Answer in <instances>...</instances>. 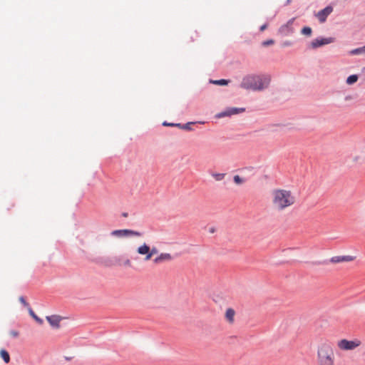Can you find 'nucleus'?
Wrapping results in <instances>:
<instances>
[{
	"mask_svg": "<svg viewBox=\"0 0 365 365\" xmlns=\"http://www.w3.org/2000/svg\"><path fill=\"white\" fill-rule=\"evenodd\" d=\"M297 202L295 194L290 190L277 188L271 192V202L274 210L282 212L293 206Z\"/></svg>",
	"mask_w": 365,
	"mask_h": 365,
	"instance_id": "f257e3e1",
	"label": "nucleus"
},
{
	"mask_svg": "<svg viewBox=\"0 0 365 365\" xmlns=\"http://www.w3.org/2000/svg\"><path fill=\"white\" fill-rule=\"evenodd\" d=\"M317 365H335L334 344L327 339H322L317 346Z\"/></svg>",
	"mask_w": 365,
	"mask_h": 365,
	"instance_id": "f03ea898",
	"label": "nucleus"
},
{
	"mask_svg": "<svg viewBox=\"0 0 365 365\" xmlns=\"http://www.w3.org/2000/svg\"><path fill=\"white\" fill-rule=\"evenodd\" d=\"M270 78L267 76L247 75L240 83V87L246 90L262 91L268 87Z\"/></svg>",
	"mask_w": 365,
	"mask_h": 365,
	"instance_id": "7ed1b4c3",
	"label": "nucleus"
},
{
	"mask_svg": "<svg viewBox=\"0 0 365 365\" xmlns=\"http://www.w3.org/2000/svg\"><path fill=\"white\" fill-rule=\"evenodd\" d=\"M361 344V341L359 339H354L353 340L341 339L336 341V346L341 351H353L360 346Z\"/></svg>",
	"mask_w": 365,
	"mask_h": 365,
	"instance_id": "20e7f679",
	"label": "nucleus"
},
{
	"mask_svg": "<svg viewBox=\"0 0 365 365\" xmlns=\"http://www.w3.org/2000/svg\"><path fill=\"white\" fill-rule=\"evenodd\" d=\"M111 235L118 237H141L142 233L138 231L132 230H115L111 232Z\"/></svg>",
	"mask_w": 365,
	"mask_h": 365,
	"instance_id": "39448f33",
	"label": "nucleus"
},
{
	"mask_svg": "<svg viewBox=\"0 0 365 365\" xmlns=\"http://www.w3.org/2000/svg\"><path fill=\"white\" fill-rule=\"evenodd\" d=\"M245 110L244 108H228L225 110L220 112L216 115V117L218 118L230 116L232 115L238 114Z\"/></svg>",
	"mask_w": 365,
	"mask_h": 365,
	"instance_id": "423d86ee",
	"label": "nucleus"
},
{
	"mask_svg": "<svg viewBox=\"0 0 365 365\" xmlns=\"http://www.w3.org/2000/svg\"><path fill=\"white\" fill-rule=\"evenodd\" d=\"M334 41V38L329 37V38H316L313 40L311 43V46L313 48H316L320 46H322L326 44L331 43Z\"/></svg>",
	"mask_w": 365,
	"mask_h": 365,
	"instance_id": "0eeeda50",
	"label": "nucleus"
},
{
	"mask_svg": "<svg viewBox=\"0 0 365 365\" xmlns=\"http://www.w3.org/2000/svg\"><path fill=\"white\" fill-rule=\"evenodd\" d=\"M137 253L140 255L145 256V261L150 260V246L147 245L145 242L141 244L140 246L138 247Z\"/></svg>",
	"mask_w": 365,
	"mask_h": 365,
	"instance_id": "6e6552de",
	"label": "nucleus"
},
{
	"mask_svg": "<svg viewBox=\"0 0 365 365\" xmlns=\"http://www.w3.org/2000/svg\"><path fill=\"white\" fill-rule=\"evenodd\" d=\"M333 11V8L331 6H328L324 9L319 11L316 16L318 18L319 21L321 23H323L326 21L327 16Z\"/></svg>",
	"mask_w": 365,
	"mask_h": 365,
	"instance_id": "1a4fd4ad",
	"label": "nucleus"
},
{
	"mask_svg": "<svg viewBox=\"0 0 365 365\" xmlns=\"http://www.w3.org/2000/svg\"><path fill=\"white\" fill-rule=\"evenodd\" d=\"M173 259V256L170 253L163 252L160 253L158 256H157L154 259L153 262L155 264H161L165 262L171 261Z\"/></svg>",
	"mask_w": 365,
	"mask_h": 365,
	"instance_id": "9d476101",
	"label": "nucleus"
},
{
	"mask_svg": "<svg viewBox=\"0 0 365 365\" xmlns=\"http://www.w3.org/2000/svg\"><path fill=\"white\" fill-rule=\"evenodd\" d=\"M48 322L54 328H59L60 327V322L62 319V317L58 315H51V316H47L46 317Z\"/></svg>",
	"mask_w": 365,
	"mask_h": 365,
	"instance_id": "9b49d317",
	"label": "nucleus"
},
{
	"mask_svg": "<svg viewBox=\"0 0 365 365\" xmlns=\"http://www.w3.org/2000/svg\"><path fill=\"white\" fill-rule=\"evenodd\" d=\"M354 259V257L352 256L346 255V256H334L330 259V262L331 263H340L344 262H351Z\"/></svg>",
	"mask_w": 365,
	"mask_h": 365,
	"instance_id": "f8f14e48",
	"label": "nucleus"
},
{
	"mask_svg": "<svg viewBox=\"0 0 365 365\" xmlns=\"http://www.w3.org/2000/svg\"><path fill=\"white\" fill-rule=\"evenodd\" d=\"M235 311L232 308H228L225 312V319L230 324L235 322Z\"/></svg>",
	"mask_w": 365,
	"mask_h": 365,
	"instance_id": "ddd939ff",
	"label": "nucleus"
},
{
	"mask_svg": "<svg viewBox=\"0 0 365 365\" xmlns=\"http://www.w3.org/2000/svg\"><path fill=\"white\" fill-rule=\"evenodd\" d=\"M0 356L5 363L8 364L10 361L9 354L5 349H1L0 351Z\"/></svg>",
	"mask_w": 365,
	"mask_h": 365,
	"instance_id": "4468645a",
	"label": "nucleus"
},
{
	"mask_svg": "<svg viewBox=\"0 0 365 365\" xmlns=\"http://www.w3.org/2000/svg\"><path fill=\"white\" fill-rule=\"evenodd\" d=\"M358 78L359 77L357 75H351L346 78V83L349 85H352L357 81Z\"/></svg>",
	"mask_w": 365,
	"mask_h": 365,
	"instance_id": "2eb2a0df",
	"label": "nucleus"
},
{
	"mask_svg": "<svg viewBox=\"0 0 365 365\" xmlns=\"http://www.w3.org/2000/svg\"><path fill=\"white\" fill-rule=\"evenodd\" d=\"M29 312L30 315L35 319L36 322H38L39 324H42L43 321L41 318H39L32 310L31 307L29 309Z\"/></svg>",
	"mask_w": 365,
	"mask_h": 365,
	"instance_id": "dca6fc26",
	"label": "nucleus"
},
{
	"mask_svg": "<svg viewBox=\"0 0 365 365\" xmlns=\"http://www.w3.org/2000/svg\"><path fill=\"white\" fill-rule=\"evenodd\" d=\"M212 176L215 178V180L220 181L224 179L225 174V173H212Z\"/></svg>",
	"mask_w": 365,
	"mask_h": 365,
	"instance_id": "f3484780",
	"label": "nucleus"
},
{
	"mask_svg": "<svg viewBox=\"0 0 365 365\" xmlns=\"http://www.w3.org/2000/svg\"><path fill=\"white\" fill-rule=\"evenodd\" d=\"M233 180L234 182L237 185H242V183L245 182V180L237 175L233 177Z\"/></svg>",
	"mask_w": 365,
	"mask_h": 365,
	"instance_id": "a211bd4d",
	"label": "nucleus"
},
{
	"mask_svg": "<svg viewBox=\"0 0 365 365\" xmlns=\"http://www.w3.org/2000/svg\"><path fill=\"white\" fill-rule=\"evenodd\" d=\"M363 51H365L364 46L361 47V48H355L354 50H351L350 51V54H351V55H357V54H359V53H362Z\"/></svg>",
	"mask_w": 365,
	"mask_h": 365,
	"instance_id": "6ab92c4d",
	"label": "nucleus"
},
{
	"mask_svg": "<svg viewBox=\"0 0 365 365\" xmlns=\"http://www.w3.org/2000/svg\"><path fill=\"white\" fill-rule=\"evenodd\" d=\"M302 34L305 36H310L312 34V29L309 26H305L302 29Z\"/></svg>",
	"mask_w": 365,
	"mask_h": 365,
	"instance_id": "aec40b11",
	"label": "nucleus"
},
{
	"mask_svg": "<svg viewBox=\"0 0 365 365\" xmlns=\"http://www.w3.org/2000/svg\"><path fill=\"white\" fill-rule=\"evenodd\" d=\"M211 82L214 84L220 85V86H225V85L227 84V81H226L225 79H221V80H218V81H212Z\"/></svg>",
	"mask_w": 365,
	"mask_h": 365,
	"instance_id": "412c9836",
	"label": "nucleus"
},
{
	"mask_svg": "<svg viewBox=\"0 0 365 365\" xmlns=\"http://www.w3.org/2000/svg\"><path fill=\"white\" fill-rule=\"evenodd\" d=\"M158 249L155 247H153L152 248L150 247V260L152 259V257L158 253Z\"/></svg>",
	"mask_w": 365,
	"mask_h": 365,
	"instance_id": "4be33fe9",
	"label": "nucleus"
},
{
	"mask_svg": "<svg viewBox=\"0 0 365 365\" xmlns=\"http://www.w3.org/2000/svg\"><path fill=\"white\" fill-rule=\"evenodd\" d=\"M192 124V123H187L185 125H181V126H180L179 128H182V129H184V130H191V125Z\"/></svg>",
	"mask_w": 365,
	"mask_h": 365,
	"instance_id": "5701e85b",
	"label": "nucleus"
},
{
	"mask_svg": "<svg viewBox=\"0 0 365 365\" xmlns=\"http://www.w3.org/2000/svg\"><path fill=\"white\" fill-rule=\"evenodd\" d=\"M19 302L26 307H29V304L28 302H26V299H24V297H19Z\"/></svg>",
	"mask_w": 365,
	"mask_h": 365,
	"instance_id": "b1692460",
	"label": "nucleus"
},
{
	"mask_svg": "<svg viewBox=\"0 0 365 365\" xmlns=\"http://www.w3.org/2000/svg\"><path fill=\"white\" fill-rule=\"evenodd\" d=\"M274 40H272V39H269V40H267V41H263V42H262V45H263L264 46H269V45H272V44H274Z\"/></svg>",
	"mask_w": 365,
	"mask_h": 365,
	"instance_id": "393cba45",
	"label": "nucleus"
},
{
	"mask_svg": "<svg viewBox=\"0 0 365 365\" xmlns=\"http://www.w3.org/2000/svg\"><path fill=\"white\" fill-rule=\"evenodd\" d=\"M163 125L164 126H176V127H180L181 126V124L180 123H168L167 122H164L163 123Z\"/></svg>",
	"mask_w": 365,
	"mask_h": 365,
	"instance_id": "a878e982",
	"label": "nucleus"
},
{
	"mask_svg": "<svg viewBox=\"0 0 365 365\" xmlns=\"http://www.w3.org/2000/svg\"><path fill=\"white\" fill-rule=\"evenodd\" d=\"M9 334L13 337H17L19 336V332L15 330L11 331Z\"/></svg>",
	"mask_w": 365,
	"mask_h": 365,
	"instance_id": "bb28decb",
	"label": "nucleus"
},
{
	"mask_svg": "<svg viewBox=\"0 0 365 365\" xmlns=\"http://www.w3.org/2000/svg\"><path fill=\"white\" fill-rule=\"evenodd\" d=\"M267 24H264V25H262V26L260 27V29H259L260 31H264V30L267 29Z\"/></svg>",
	"mask_w": 365,
	"mask_h": 365,
	"instance_id": "cd10ccee",
	"label": "nucleus"
},
{
	"mask_svg": "<svg viewBox=\"0 0 365 365\" xmlns=\"http://www.w3.org/2000/svg\"><path fill=\"white\" fill-rule=\"evenodd\" d=\"M283 45H284V46H290V45H291V43H290V42H284Z\"/></svg>",
	"mask_w": 365,
	"mask_h": 365,
	"instance_id": "c85d7f7f",
	"label": "nucleus"
},
{
	"mask_svg": "<svg viewBox=\"0 0 365 365\" xmlns=\"http://www.w3.org/2000/svg\"><path fill=\"white\" fill-rule=\"evenodd\" d=\"M126 265H130V261L129 259H127L125 262Z\"/></svg>",
	"mask_w": 365,
	"mask_h": 365,
	"instance_id": "c756f323",
	"label": "nucleus"
},
{
	"mask_svg": "<svg viewBox=\"0 0 365 365\" xmlns=\"http://www.w3.org/2000/svg\"><path fill=\"white\" fill-rule=\"evenodd\" d=\"M123 216L126 217V216H128V214L127 213H123Z\"/></svg>",
	"mask_w": 365,
	"mask_h": 365,
	"instance_id": "7c9ffc66",
	"label": "nucleus"
},
{
	"mask_svg": "<svg viewBox=\"0 0 365 365\" xmlns=\"http://www.w3.org/2000/svg\"><path fill=\"white\" fill-rule=\"evenodd\" d=\"M292 21H293V19L291 21H289V24H292Z\"/></svg>",
	"mask_w": 365,
	"mask_h": 365,
	"instance_id": "2f4dec72",
	"label": "nucleus"
}]
</instances>
